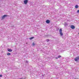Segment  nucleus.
I'll list each match as a JSON object with an SVG mask.
<instances>
[{
  "instance_id": "f257e3e1",
  "label": "nucleus",
  "mask_w": 79,
  "mask_h": 79,
  "mask_svg": "<svg viewBox=\"0 0 79 79\" xmlns=\"http://www.w3.org/2000/svg\"><path fill=\"white\" fill-rule=\"evenodd\" d=\"M59 32L60 33V34L61 36H62L63 35V33H62V29H60L59 30Z\"/></svg>"
},
{
  "instance_id": "f03ea898",
  "label": "nucleus",
  "mask_w": 79,
  "mask_h": 79,
  "mask_svg": "<svg viewBox=\"0 0 79 79\" xmlns=\"http://www.w3.org/2000/svg\"><path fill=\"white\" fill-rule=\"evenodd\" d=\"M79 60V56L75 58V61H78V60Z\"/></svg>"
},
{
  "instance_id": "7ed1b4c3",
  "label": "nucleus",
  "mask_w": 79,
  "mask_h": 79,
  "mask_svg": "<svg viewBox=\"0 0 79 79\" xmlns=\"http://www.w3.org/2000/svg\"><path fill=\"white\" fill-rule=\"evenodd\" d=\"M7 16L6 15H4L2 16V19H5V17H7Z\"/></svg>"
},
{
  "instance_id": "20e7f679",
  "label": "nucleus",
  "mask_w": 79,
  "mask_h": 79,
  "mask_svg": "<svg viewBox=\"0 0 79 79\" xmlns=\"http://www.w3.org/2000/svg\"><path fill=\"white\" fill-rule=\"evenodd\" d=\"M46 23H47V24H49V23H50V21L49 20H47L46 21Z\"/></svg>"
},
{
  "instance_id": "39448f33",
  "label": "nucleus",
  "mask_w": 79,
  "mask_h": 79,
  "mask_svg": "<svg viewBox=\"0 0 79 79\" xmlns=\"http://www.w3.org/2000/svg\"><path fill=\"white\" fill-rule=\"evenodd\" d=\"M72 29H75V27L73 25H71L70 27Z\"/></svg>"
},
{
  "instance_id": "423d86ee",
  "label": "nucleus",
  "mask_w": 79,
  "mask_h": 79,
  "mask_svg": "<svg viewBox=\"0 0 79 79\" xmlns=\"http://www.w3.org/2000/svg\"><path fill=\"white\" fill-rule=\"evenodd\" d=\"M27 2H28V1H27V0H26L24 1V2L25 4H27Z\"/></svg>"
},
{
  "instance_id": "0eeeda50",
  "label": "nucleus",
  "mask_w": 79,
  "mask_h": 79,
  "mask_svg": "<svg viewBox=\"0 0 79 79\" xmlns=\"http://www.w3.org/2000/svg\"><path fill=\"white\" fill-rule=\"evenodd\" d=\"M8 52H12L13 51V50H11V49H8Z\"/></svg>"
},
{
  "instance_id": "6e6552de",
  "label": "nucleus",
  "mask_w": 79,
  "mask_h": 79,
  "mask_svg": "<svg viewBox=\"0 0 79 79\" xmlns=\"http://www.w3.org/2000/svg\"><path fill=\"white\" fill-rule=\"evenodd\" d=\"M79 6L77 5H76L75 6V8H78Z\"/></svg>"
},
{
  "instance_id": "1a4fd4ad",
  "label": "nucleus",
  "mask_w": 79,
  "mask_h": 79,
  "mask_svg": "<svg viewBox=\"0 0 79 79\" xmlns=\"http://www.w3.org/2000/svg\"><path fill=\"white\" fill-rule=\"evenodd\" d=\"M34 38V37H31L29 38V39H30V40H32V39H33Z\"/></svg>"
},
{
  "instance_id": "9d476101",
  "label": "nucleus",
  "mask_w": 79,
  "mask_h": 79,
  "mask_svg": "<svg viewBox=\"0 0 79 79\" xmlns=\"http://www.w3.org/2000/svg\"><path fill=\"white\" fill-rule=\"evenodd\" d=\"M61 55L58 56V58H61Z\"/></svg>"
},
{
  "instance_id": "9b49d317",
  "label": "nucleus",
  "mask_w": 79,
  "mask_h": 79,
  "mask_svg": "<svg viewBox=\"0 0 79 79\" xmlns=\"http://www.w3.org/2000/svg\"><path fill=\"white\" fill-rule=\"evenodd\" d=\"M7 55H11V54L10 53H8L7 54Z\"/></svg>"
},
{
  "instance_id": "f8f14e48",
  "label": "nucleus",
  "mask_w": 79,
  "mask_h": 79,
  "mask_svg": "<svg viewBox=\"0 0 79 79\" xmlns=\"http://www.w3.org/2000/svg\"><path fill=\"white\" fill-rule=\"evenodd\" d=\"M32 45H35V44L34 43H33V44H32Z\"/></svg>"
},
{
  "instance_id": "ddd939ff",
  "label": "nucleus",
  "mask_w": 79,
  "mask_h": 79,
  "mask_svg": "<svg viewBox=\"0 0 79 79\" xmlns=\"http://www.w3.org/2000/svg\"><path fill=\"white\" fill-rule=\"evenodd\" d=\"M77 13H79V10H78L77 11Z\"/></svg>"
},
{
  "instance_id": "4468645a",
  "label": "nucleus",
  "mask_w": 79,
  "mask_h": 79,
  "mask_svg": "<svg viewBox=\"0 0 79 79\" xmlns=\"http://www.w3.org/2000/svg\"><path fill=\"white\" fill-rule=\"evenodd\" d=\"M2 75H0V77H2Z\"/></svg>"
},
{
  "instance_id": "2eb2a0df",
  "label": "nucleus",
  "mask_w": 79,
  "mask_h": 79,
  "mask_svg": "<svg viewBox=\"0 0 79 79\" xmlns=\"http://www.w3.org/2000/svg\"><path fill=\"white\" fill-rule=\"evenodd\" d=\"M47 41H48V42L49 41V40L48 39L47 40Z\"/></svg>"
},
{
  "instance_id": "dca6fc26",
  "label": "nucleus",
  "mask_w": 79,
  "mask_h": 79,
  "mask_svg": "<svg viewBox=\"0 0 79 79\" xmlns=\"http://www.w3.org/2000/svg\"><path fill=\"white\" fill-rule=\"evenodd\" d=\"M58 57H57H57H56V59H58Z\"/></svg>"
},
{
  "instance_id": "f3484780",
  "label": "nucleus",
  "mask_w": 79,
  "mask_h": 79,
  "mask_svg": "<svg viewBox=\"0 0 79 79\" xmlns=\"http://www.w3.org/2000/svg\"><path fill=\"white\" fill-rule=\"evenodd\" d=\"M78 34H79V33H78Z\"/></svg>"
}]
</instances>
